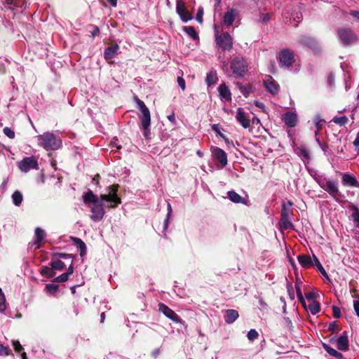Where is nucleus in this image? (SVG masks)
I'll return each mask as SVG.
<instances>
[{"label":"nucleus","instance_id":"24","mask_svg":"<svg viewBox=\"0 0 359 359\" xmlns=\"http://www.w3.org/2000/svg\"><path fill=\"white\" fill-rule=\"evenodd\" d=\"M218 90L221 98L227 101L231 100V93L228 86L225 83L221 84L219 86Z\"/></svg>","mask_w":359,"mask_h":359},{"label":"nucleus","instance_id":"5","mask_svg":"<svg viewBox=\"0 0 359 359\" xmlns=\"http://www.w3.org/2000/svg\"><path fill=\"white\" fill-rule=\"evenodd\" d=\"M231 69L233 74L238 76L243 77L248 72L247 62L242 57H236L231 62Z\"/></svg>","mask_w":359,"mask_h":359},{"label":"nucleus","instance_id":"8","mask_svg":"<svg viewBox=\"0 0 359 359\" xmlns=\"http://www.w3.org/2000/svg\"><path fill=\"white\" fill-rule=\"evenodd\" d=\"M278 60L280 67H290L294 62V53L289 49H283L280 52Z\"/></svg>","mask_w":359,"mask_h":359},{"label":"nucleus","instance_id":"62","mask_svg":"<svg viewBox=\"0 0 359 359\" xmlns=\"http://www.w3.org/2000/svg\"><path fill=\"white\" fill-rule=\"evenodd\" d=\"M73 273H74V266H73V262H72V264L67 269V271L65 273L67 274V276L69 278V276L72 275Z\"/></svg>","mask_w":359,"mask_h":359},{"label":"nucleus","instance_id":"42","mask_svg":"<svg viewBox=\"0 0 359 359\" xmlns=\"http://www.w3.org/2000/svg\"><path fill=\"white\" fill-rule=\"evenodd\" d=\"M6 298L4 292L0 288V312H4L6 310Z\"/></svg>","mask_w":359,"mask_h":359},{"label":"nucleus","instance_id":"43","mask_svg":"<svg viewBox=\"0 0 359 359\" xmlns=\"http://www.w3.org/2000/svg\"><path fill=\"white\" fill-rule=\"evenodd\" d=\"M12 354L11 350L3 344H0V355L8 356Z\"/></svg>","mask_w":359,"mask_h":359},{"label":"nucleus","instance_id":"45","mask_svg":"<svg viewBox=\"0 0 359 359\" xmlns=\"http://www.w3.org/2000/svg\"><path fill=\"white\" fill-rule=\"evenodd\" d=\"M13 348L15 352L20 353L24 350V348L18 340L13 341L12 342Z\"/></svg>","mask_w":359,"mask_h":359},{"label":"nucleus","instance_id":"35","mask_svg":"<svg viewBox=\"0 0 359 359\" xmlns=\"http://www.w3.org/2000/svg\"><path fill=\"white\" fill-rule=\"evenodd\" d=\"M74 256L72 254H67L64 252H53L51 255L52 259H73Z\"/></svg>","mask_w":359,"mask_h":359},{"label":"nucleus","instance_id":"4","mask_svg":"<svg viewBox=\"0 0 359 359\" xmlns=\"http://www.w3.org/2000/svg\"><path fill=\"white\" fill-rule=\"evenodd\" d=\"M339 41L344 46H350L358 41V36L351 28L339 27L337 30Z\"/></svg>","mask_w":359,"mask_h":359},{"label":"nucleus","instance_id":"30","mask_svg":"<svg viewBox=\"0 0 359 359\" xmlns=\"http://www.w3.org/2000/svg\"><path fill=\"white\" fill-rule=\"evenodd\" d=\"M218 81L216 71L210 72L206 76L205 82L208 86L215 85Z\"/></svg>","mask_w":359,"mask_h":359},{"label":"nucleus","instance_id":"2","mask_svg":"<svg viewBox=\"0 0 359 359\" xmlns=\"http://www.w3.org/2000/svg\"><path fill=\"white\" fill-rule=\"evenodd\" d=\"M135 100L138 106L140 114H138L140 120V128L143 131V135L145 139L151 138V114L149 108L144 102L140 100L137 97H135Z\"/></svg>","mask_w":359,"mask_h":359},{"label":"nucleus","instance_id":"64","mask_svg":"<svg viewBox=\"0 0 359 359\" xmlns=\"http://www.w3.org/2000/svg\"><path fill=\"white\" fill-rule=\"evenodd\" d=\"M349 14L351 15H352L353 17L357 18L359 20V11H353V10H351L349 12Z\"/></svg>","mask_w":359,"mask_h":359},{"label":"nucleus","instance_id":"52","mask_svg":"<svg viewBox=\"0 0 359 359\" xmlns=\"http://www.w3.org/2000/svg\"><path fill=\"white\" fill-rule=\"evenodd\" d=\"M332 311H333V316L336 318H339L341 317V311L339 307L337 306H332Z\"/></svg>","mask_w":359,"mask_h":359},{"label":"nucleus","instance_id":"22","mask_svg":"<svg viewBox=\"0 0 359 359\" xmlns=\"http://www.w3.org/2000/svg\"><path fill=\"white\" fill-rule=\"evenodd\" d=\"M337 348L342 351H346L349 348L348 339L346 335L340 336L337 339Z\"/></svg>","mask_w":359,"mask_h":359},{"label":"nucleus","instance_id":"16","mask_svg":"<svg viewBox=\"0 0 359 359\" xmlns=\"http://www.w3.org/2000/svg\"><path fill=\"white\" fill-rule=\"evenodd\" d=\"M215 158L218 161L222 166L227 165V155L226 152L219 147L214 148L212 151Z\"/></svg>","mask_w":359,"mask_h":359},{"label":"nucleus","instance_id":"48","mask_svg":"<svg viewBox=\"0 0 359 359\" xmlns=\"http://www.w3.org/2000/svg\"><path fill=\"white\" fill-rule=\"evenodd\" d=\"M89 26L93 29V30L90 32V36L92 38H94L100 34V31L97 26L93 25H90Z\"/></svg>","mask_w":359,"mask_h":359},{"label":"nucleus","instance_id":"38","mask_svg":"<svg viewBox=\"0 0 359 359\" xmlns=\"http://www.w3.org/2000/svg\"><path fill=\"white\" fill-rule=\"evenodd\" d=\"M309 309L313 315H316L320 311V303L316 301H313L309 305Z\"/></svg>","mask_w":359,"mask_h":359},{"label":"nucleus","instance_id":"53","mask_svg":"<svg viewBox=\"0 0 359 359\" xmlns=\"http://www.w3.org/2000/svg\"><path fill=\"white\" fill-rule=\"evenodd\" d=\"M353 221L357 223V226H359V210L358 208L352 214Z\"/></svg>","mask_w":359,"mask_h":359},{"label":"nucleus","instance_id":"47","mask_svg":"<svg viewBox=\"0 0 359 359\" xmlns=\"http://www.w3.org/2000/svg\"><path fill=\"white\" fill-rule=\"evenodd\" d=\"M3 132L4 135L10 139H13L15 137V132L8 127H5Z\"/></svg>","mask_w":359,"mask_h":359},{"label":"nucleus","instance_id":"51","mask_svg":"<svg viewBox=\"0 0 359 359\" xmlns=\"http://www.w3.org/2000/svg\"><path fill=\"white\" fill-rule=\"evenodd\" d=\"M305 297L308 300H312L313 302L315 301V299L317 297V294L313 292H309L305 293Z\"/></svg>","mask_w":359,"mask_h":359},{"label":"nucleus","instance_id":"39","mask_svg":"<svg viewBox=\"0 0 359 359\" xmlns=\"http://www.w3.org/2000/svg\"><path fill=\"white\" fill-rule=\"evenodd\" d=\"M332 121L340 126H343L348 122V118L346 116H342L340 117L336 116L332 119Z\"/></svg>","mask_w":359,"mask_h":359},{"label":"nucleus","instance_id":"41","mask_svg":"<svg viewBox=\"0 0 359 359\" xmlns=\"http://www.w3.org/2000/svg\"><path fill=\"white\" fill-rule=\"evenodd\" d=\"M247 337H248V339L250 341H255V339H257L259 337V333L257 332V331L255 329H251L248 332V334H247Z\"/></svg>","mask_w":359,"mask_h":359},{"label":"nucleus","instance_id":"34","mask_svg":"<svg viewBox=\"0 0 359 359\" xmlns=\"http://www.w3.org/2000/svg\"><path fill=\"white\" fill-rule=\"evenodd\" d=\"M22 193L18 190L12 194L13 202L16 206H19L22 203Z\"/></svg>","mask_w":359,"mask_h":359},{"label":"nucleus","instance_id":"49","mask_svg":"<svg viewBox=\"0 0 359 359\" xmlns=\"http://www.w3.org/2000/svg\"><path fill=\"white\" fill-rule=\"evenodd\" d=\"M203 8H198L196 16V20L199 23L203 22Z\"/></svg>","mask_w":359,"mask_h":359},{"label":"nucleus","instance_id":"17","mask_svg":"<svg viewBox=\"0 0 359 359\" xmlns=\"http://www.w3.org/2000/svg\"><path fill=\"white\" fill-rule=\"evenodd\" d=\"M297 115L295 113L287 111L283 116V121L290 128L295 127L297 123Z\"/></svg>","mask_w":359,"mask_h":359},{"label":"nucleus","instance_id":"15","mask_svg":"<svg viewBox=\"0 0 359 359\" xmlns=\"http://www.w3.org/2000/svg\"><path fill=\"white\" fill-rule=\"evenodd\" d=\"M236 118L237 121L241 123V125L244 128H248L250 126V119L246 116L245 112L244 111L243 109L241 107H239L237 109V114L236 116Z\"/></svg>","mask_w":359,"mask_h":359},{"label":"nucleus","instance_id":"36","mask_svg":"<svg viewBox=\"0 0 359 359\" xmlns=\"http://www.w3.org/2000/svg\"><path fill=\"white\" fill-rule=\"evenodd\" d=\"M295 151L299 156L304 157L306 159L310 158L309 152L306 147H297Z\"/></svg>","mask_w":359,"mask_h":359},{"label":"nucleus","instance_id":"37","mask_svg":"<svg viewBox=\"0 0 359 359\" xmlns=\"http://www.w3.org/2000/svg\"><path fill=\"white\" fill-rule=\"evenodd\" d=\"M35 236H36L35 243L39 244L44 238L45 231L42 229L37 227L35 229Z\"/></svg>","mask_w":359,"mask_h":359},{"label":"nucleus","instance_id":"54","mask_svg":"<svg viewBox=\"0 0 359 359\" xmlns=\"http://www.w3.org/2000/svg\"><path fill=\"white\" fill-rule=\"evenodd\" d=\"M177 83L179 86L182 88V90H184L186 88V83L184 79L182 76L177 77Z\"/></svg>","mask_w":359,"mask_h":359},{"label":"nucleus","instance_id":"58","mask_svg":"<svg viewBox=\"0 0 359 359\" xmlns=\"http://www.w3.org/2000/svg\"><path fill=\"white\" fill-rule=\"evenodd\" d=\"M170 212H171V206L170 204H168V213L167 215V217L164 221V229H166L168 228V221H169V217H170Z\"/></svg>","mask_w":359,"mask_h":359},{"label":"nucleus","instance_id":"19","mask_svg":"<svg viewBox=\"0 0 359 359\" xmlns=\"http://www.w3.org/2000/svg\"><path fill=\"white\" fill-rule=\"evenodd\" d=\"M119 49L117 43H114L110 46L107 47L104 51V57L105 60H109L115 57Z\"/></svg>","mask_w":359,"mask_h":359},{"label":"nucleus","instance_id":"33","mask_svg":"<svg viewBox=\"0 0 359 359\" xmlns=\"http://www.w3.org/2000/svg\"><path fill=\"white\" fill-rule=\"evenodd\" d=\"M183 30L190 36L194 40H199V36L196 32L195 28L192 26L184 27Z\"/></svg>","mask_w":359,"mask_h":359},{"label":"nucleus","instance_id":"3","mask_svg":"<svg viewBox=\"0 0 359 359\" xmlns=\"http://www.w3.org/2000/svg\"><path fill=\"white\" fill-rule=\"evenodd\" d=\"M38 138L41 141V144L47 151L56 150L61 146V140L53 133H46L38 136Z\"/></svg>","mask_w":359,"mask_h":359},{"label":"nucleus","instance_id":"9","mask_svg":"<svg viewBox=\"0 0 359 359\" xmlns=\"http://www.w3.org/2000/svg\"><path fill=\"white\" fill-rule=\"evenodd\" d=\"M18 168L22 172H27L32 169L38 170L37 160L34 157H25L18 163Z\"/></svg>","mask_w":359,"mask_h":359},{"label":"nucleus","instance_id":"23","mask_svg":"<svg viewBox=\"0 0 359 359\" xmlns=\"http://www.w3.org/2000/svg\"><path fill=\"white\" fill-rule=\"evenodd\" d=\"M236 15V10L233 8H231L227 11V12L224 14L223 18V22L224 25L227 26H230L233 24L235 20Z\"/></svg>","mask_w":359,"mask_h":359},{"label":"nucleus","instance_id":"1","mask_svg":"<svg viewBox=\"0 0 359 359\" xmlns=\"http://www.w3.org/2000/svg\"><path fill=\"white\" fill-rule=\"evenodd\" d=\"M119 185L114 184L107 187V194H102L100 198L93 191L88 189L83 196V203L90 208V219L94 222L102 220L105 214L104 208H116L121 203V198L118 196Z\"/></svg>","mask_w":359,"mask_h":359},{"label":"nucleus","instance_id":"7","mask_svg":"<svg viewBox=\"0 0 359 359\" xmlns=\"http://www.w3.org/2000/svg\"><path fill=\"white\" fill-rule=\"evenodd\" d=\"M298 41L300 44L308 47L315 53H319L320 51V48L317 40L311 36L302 35L299 38Z\"/></svg>","mask_w":359,"mask_h":359},{"label":"nucleus","instance_id":"60","mask_svg":"<svg viewBox=\"0 0 359 359\" xmlns=\"http://www.w3.org/2000/svg\"><path fill=\"white\" fill-rule=\"evenodd\" d=\"M354 311L358 316H359V299L353 302Z\"/></svg>","mask_w":359,"mask_h":359},{"label":"nucleus","instance_id":"26","mask_svg":"<svg viewBox=\"0 0 359 359\" xmlns=\"http://www.w3.org/2000/svg\"><path fill=\"white\" fill-rule=\"evenodd\" d=\"M342 183L344 185L350 187H356L358 184V182L356 178L350 174H344L342 177Z\"/></svg>","mask_w":359,"mask_h":359},{"label":"nucleus","instance_id":"14","mask_svg":"<svg viewBox=\"0 0 359 359\" xmlns=\"http://www.w3.org/2000/svg\"><path fill=\"white\" fill-rule=\"evenodd\" d=\"M264 86L272 95H276L279 92V84L274 81L271 76H267V79L264 80Z\"/></svg>","mask_w":359,"mask_h":359},{"label":"nucleus","instance_id":"12","mask_svg":"<svg viewBox=\"0 0 359 359\" xmlns=\"http://www.w3.org/2000/svg\"><path fill=\"white\" fill-rule=\"evenodd\" d=\"M176 11L181 20L184 22L192 19L191 14L187 9L185 3L182 0H177Z\"/></svg>","mask_w":359,"mask_h":359},{"label":"nucleus","instance_id":"29","mask_svg":"<svg viewBox=\"0 0 359 359\" xmlns=\"http://www.w3.org/2000/svg\"><path fill=\"white\" fill-rule=\"evenodd\" d=\"M241 93L245 97H248L250 94L252 92V86L248 85H243L241 82H237L236 83Z\"/></svg>","mask_w":359,"mask_h":359},{"label":"nucleus","instance_id":"55","mask_svg":"<svg viewBox=\"0 0 359 359\" xmlns=\"http://www.w3.org/2000/svg\"><path fill=\"white\" fill-rule=\"evenodd\" d=\"M334 80H335L334 74L332 72L330 73V74L327 77V83L329 84V86H334Z\"/></svg>","mask_w":359,"mask_h":359},{"label":"nucleus","instance_id":"44","mask_svg":"<svg viewBox=\"0 0 359 359\" xmlns=\"http://www.w3.org/2000/svg\"><path fill=\"white\" fill-rule=\"evenodd\" d=\"M316 127L317 128V131L316 132V135L322 129L324 120L320 119L319 116H316L315 118Z\"/></svg>","mask_w":359,"mask_h":359},{"label":"nucleus","instance_id":"21","mask_svg":"<svg viewBox=\"0 0 359 359\" xmlns=\"http://www.w3.org/2000/svg\"><path fill=\"white\" fill-rule=\"evenodd\" d=\"M226 316H224V320L227 324H231L234 323L239 317L238 311L234 309H228L225 311Z\"/></svg>","mask_w":359,"mask_h":359},{"label":"nucleus","instance_id":"32","mask_svg":"<svg viewBox=\"0 0 359 359\" xmlns=\"http://www.w3.org/2000/svg\"><path fill=\"white\" fill-rule=\"evenodd\" d=\"M54 270L62 271L65 268V263L60 259H53L49 264Z\"/></svg>","mask_w":359,"mask_h":359},{"label":"nucleus","instance_id":"25","mask_svg":"<svg viewBox=\"0 0 359 359\" xmlns=\"http://www.w3.org/2000/svg\"><path fill=\"white\" fill-rule=\"evenodd\" d=\"M229 198L235 203L247 204V200L241 196L234 191H229L227 193Z\"/></svg>","mask_w":359,"mask_h":359},{"label":"nucleus","instance_id":"61","mask_svg":"<svg viewBox=\"0 0 359 359\" xmlns=\"http://www.w3.org/2000/svg\"><path fill=\"white\" fill-rule=\"evenodd\" d=\"M212 129L216 132L219 135L224 137V135L220 132L219 126L218 124H213L212 125Z\"/></svg>","mask_w":359,"mask_h":359},{"label":"nucleus","instance_id":"28","mask_svg":"<svg viewBox=\"0 0 359 359\" xmlns=\"http://www.w3.org/2000/svg\"><path fill=\"white\" fill-rule=\"evenodd\" d=\"M40 273L47 278H53L56 275L55 270L50 266H42L40 269Z\"/></svg>","mask_w":359,"mask_h":359},{"label":"nucleus","instance_id":"10","mask_svg":"<svg viewBox=\"0 0 359 359\" xmlns=\"http://www.w3.org/2000/svg\"><path fill=\"white\" fill-rule=\"evenodd\" d=\"M215 41L217 44L224 50H230L233 46V39L228 32H224L217 35Z\"/></svg>","mask_w":359,"mask_h":359},{"label":"nucleus","instance_id":"63","mask_svg":"<svg viewBox=\"0 0 359 359\" xmlns=\"http://www.w3.org/2000/svg\"><path fill=\"white\" fill-rule=\"evenodd\" d=\"M254 104H255V105L257 107L260 108V109H262L263 111H264V107H265V106H264V104L262 102H259V101H258V100H255Z\"/></svg>","mask_w":359,"mask_h":359},{"label":"nucleus","instance_id":"57","mask_svg":"<svg viewBox=\"0 0 359 359\" xmlns=\"http://www.w3.org/2000/svg\"><path fill=\"white\" fill-rule=\"evenodd\" d=\"M338 330H339V327H338V325L336 323V322H332V323H330V325L328 326L329 331L334 332Z\"/></svg>","mask_w":359,"mask_h":359},{"label":"nucleus","instance_id":"56","mask_svg":"<svg viewBox=\"0 0 359 359\" xmlns=\"http://www.w3.org/2000/svg\"><path fill=\"white\" fill-rule=\"evenodd\" d=\"M301 284H302V282L298 281V280L295 283V289H296L297 296L302 295V292L301 287H300Z\"/></svg>","mask_w":359,"mask_h":359},{"label":"nucleus","instance_id":"6","mask_svg":"<svg viewBox=\"0 0 359 359\" xmlns=\"http://www.w3.org/2000/svg\"><path fill=\"white\" fill-rule=\"evenodd\" d=\"M320 187L329 193L334 199L339 200L341 195L338 189V184L336 181L328 180L325 183H319Z\"/></svg>","mask_w":359,"mask_h":359},{"label":"nucleus","instance_id":"31","mask_svg":"<svg viewBox=\"0 0 359 359\" xmlns=\"http://www.w3.org/2000/svg\"><path fill=\"white\" fill-rule=\"evenodd\" d=\"M313 266L316 268V270H318L320 273L325 278H328V275L325 270L324 267L320 262L319 259L317 258V257L315 255H313Z\"/></svg>","mask_w":359,"mask_h":359},{"label":"nucleus","instance_id":"50","mask_svg":"<svg viewBox=\"0 0 359 359\" xmlns=\"http://www.w3.org/2000/svg\"><path fill=\"white\" fill-rule=\"evenodd\" d=\"M5 1V3L10 6L9 8L10 9H14V8H16L18 6V3H17V1L18 0H4Z\"/></svg>","mask_w":359,"mask_h":359},{"label":"nucleus","instance_id":"11","mask_svg":"<svg viewBox=\"0 0 359 359\" xmlns=\"http://www.w3.org/2000/svg\"><path fill=\"white\" fill-rule=\"evenodd\" d=\"M158 310L168 318L176 323H181L180 317L170 308L163 303L158 304Z\"/></svg>","mask_w":359,"mask_h":359},{"label":"nucleus","instance_id":"59","mask_svg":"<svg viewBox=\"0 0 359 359\" xmlns=\"http://www.w3.org/2000/svg\"><path fill=\"white\" fill-rule=\"evenodd\" d=\"M100 174H96L94 177L92 179V182L94 183L95 185H97V187H100Z\"/></svg>","mask_w":359,"mask_h":359},{"label":"nucleus","instance_id":"20","mask_svg":"<svg viewBox=\"0 0 359 359\" xmlns=\"http://www.w3.org/2000/svg\"><path fill=\"white\" fill-rule=\"evenodd\" d=\"M70 239L73 241L74 244L76 245L77 248L80 250V256L83 257L86 255L87 248L85 243L79 238L71 236Z\"/></svg>","mask_w":359,"mask_h":359},{"label":"nucleus","instance_id":"18","mask_svg":"<svg viewBox=\"0 0 359 359\" xmlns=\"http://www.w3.org/2000/svg\"><path fill=\"white\" fill-rule=\"evenodd\" d=\"M297 260L301 266L304 269H309L313 266V262L309 255L301 254L298 255Z\"/></svg>","mask_w":359,"mask_h":359},{"label":"nucleus","instance_id":"13","mask_svg":"<svg viewBox=\"0 0 359 359\" xmlns=\"http://www.w3.org/2000/svg\"><path fill=\"white\" fill-rule=\"evenodd\" d=\"M290 210L287 209L285 205L283 204L280 211V223L282 227L285 229H289L293 226L292 223L290 220Z\"/></svg>","mask_w":359,"mask_h":359},{"label":"nucleus","instance_id":"27","mask_svg":"<svg viewBox=\"0 0 359 359\" xmlns=\"http://www.w3.org/2000/svg\"><path fill=\"white\" fill-rule=\"evenodd\" d=\"M323 347L331 356L335 357L337 359H345L342 353L332 348L327 344L323 343Z\"/></svg>","mask_w":359,"mask_h":359},{"label":"nucleus","instance_id":"40","mask_svg":"<svg viewBox=\"0 0 359 359\" xmlns=\"http://www.w3.org/2000/svg\"><path fill=\"white\" fill-rule=\"evenodd\" d=\"M46 290L51 294H55L58 290V285L54 283H48L46 285Z\"/></svg>","mask_w":359,"mask_h":359},{"label":"nucleus","instance_id":"46","mask_svg":"<svg viewBox=\"0 0 359 359\" xmlns=\"http://www.w3.org/2000/svg\"><path fill=\"white\" fill-rule=\"evenodd\" d=\"M69 278L67 276V274L65 273H62L59 276L55 278L53 280L54 283H64L68 280Z\"/></svg>","mask_w":359,"mask_h":359}]
</instances>
